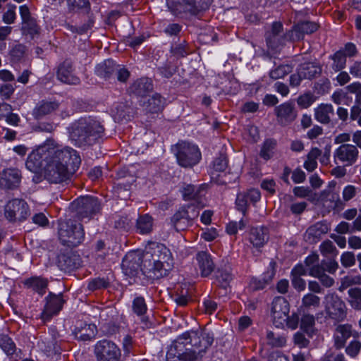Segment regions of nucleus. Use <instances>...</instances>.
I'll list each match as a JSON object with an SVG mask.
<instances>
[{
    "label": "nucleus",
    "instance_id": "f257e3e1",
    "mask_svg": "<svg viewBox=\"0 0 361 361\" xmlns=\"http://www.w3.org/2000/svg\"><path fill=\"white\" fill-rule=\"evenodd\" d=\"M80 163L81 159L76 150L47 139L28 155L25 166L35 173L43 171L45 180L58 184L71 180Z\"/></svg>",
    "mask_w": 361,
    "mask_h": 361
},
{
    "label": "nucleus",
    "instance_id": "f03ea898",
    "mask_svg": "<svg viewBox=\"0 0 361 361\" xmlns=\"http://www.w3.org/2000/svg\"><path fill=\"white\" fill-rule=\"evenodd\" d=\"M213 341V335L205 330L185 332L171 345L166 359L168 361L197 360L203 357Z\"/></svg>",
    "mask_w": 361,
    "mask_h": 361
},
{
    "label": "nucleus",
    "instance_id": "7ed1b4c3",
    "mask_svg": "<svg viewBox=\"0 0 361 361\" xmlns=\"http://www.w3.org/2000/svg\"><path fill=\"white\" fill-rule=\"evenodd\" d=\"M173 267L172 254L164 244L153 243L143 255L141 270L149 279L157 280L168 276Z\"/></svg>",
    "mask_w": 361,
    "mask_h": 361
},
{
    "label": "nucleus",
    "instance_id": "20e7f679",
    "mask_svg": "<svg viewBox=\"0 0 361 361\" xmlns=\"http://www.w3.org/2000/svg\"><path fill=\"white\" fill-rule=\"evenodd\" d=\"M69 133L75 145H92L104 135V128L99 121L92 117H83L72 123Z\"/></svg>",
    "mask_w": 361,
    "mask_h": 361
},
{
    "label": "nucleus",
    "instance_id": "39448f33",
    "mask_svg": "<svg viewBox=\"0 0 361 361\" xmlns=\"http://www.w3.org/2000/svg\"><path fill=\"white\" fill-rule=\"evenodd\" d=\"M59 235L64 245L76 247L82 242L85 233L80 224H76L69 219L59 224Z\"/></svg>",
    "mask_w": 361,
    "mask_h": 361
},
{
    "label": "nucleus",
    "instance_id": "423d86ee",
    "mask_svg": "<svg viewBox=\"0 0 361 361\" xmlns=\"http://www.w3.org/2000/svg\"><path fill=\"white\" fill-rule=\"evenodd\" d=\"M75 216L80 221H89L100 210V203L97 198L92 196L80 197L71 204Z\"/></svg>",
    "mask_w": 361,
    "mask_h": 361
},
{
    "label": "nucleus",
    "instance_id": "0eeeda50",
    "mask_svg": "<svg viewBox=\"0 0 361 361\" xmlns=\"http://www.w3.org/2000/svg\"><path fill=\"white\" fill-rule=\"evenodd\" d=\"M175 149L178 164L182 167H192L201 159V152L198 147L194 144L180 142L176 145Z\"/></svg>",
    "mask_w": 361,
    "mask_h": 361
},
{
    "label": "nucleus",
    "instance_id": "6e6552de",
    "mask_svg": "<svg viewBox=\"0 0 361 361\" xmlns=\"http://www.w3.org/2000/svg\"><path fill=\"white\" fill-rule=\"evenodd\" d=\"M324 306L326 316L338 322L347 316V307L341 297L336 293H328L324 298Z\"/></svg>",
    "mask_w": 361,
    "mask_h": 361
},
{
    "label": "nucleus",
    "instance_id": "1a4fd4ad",
    "mask_svg": "<svg viewBox=\"0 0 361 361\" xmlns=\"http://www.w3.org/2000/svg\"><path fill=\"white\" fill-rule=\"evenodd\" d=\"M93 351L96 361H120L121 357L118 345L109 339L97 341Z\"/></svg>",
    "mask_w": 361,
    "mask_h": 361
},
{
    "label": "nucleus",
    "instance_id": "9d476101",
    "mask_svg": "<svg viewBox=\"0 0 361 361\" xmlns=\"http://www.w3.org/2000/svg\"><path fill=\"white\" fill-rule=\"evenodd\" d=\"M289 312L288 302L283 297H276L271 307V316L274 325L277 328L283 329Z\"/></svg>",
    "mask_w": 361,
    "mask_h": 361
},
{
    "label": "nucleus",
    "instance_id": "9b49d317",
    "mask_svg": "<svg viewBox=\"0 0 361 361\" xmlns=\"http://www.w3.org/2000/svg\"><path fill=\"white\" fill-rule=\"evenodd\" d=\"M4 214L9 221H23L30 214L29 207L23 200L13 199L5 206Z\"/></svg>",
    "mask_w": 361,
    "mask_h": 361
},
{
    "label": "nucleus",
    "instance_id": "f8f14e48",
    "mask_svg": "<svg viewBox=\"0 0 361 361\" xmlns=\"http://www.w3.org/2000/svg\"><path fill=\"white\" fill-rule=\"evenodd\" d=\"M359 154L358 149L354 145H341L334 152V162L347 166H353L358 160Z\"/></svg>",
    "mask_w": 361,
    "mask_h": 361
},
{
    "label": "nucleus",
    "instance_id": "ddd939ff",
    "mask_svg": "<svg viewBox=\"0 0 361 361\" xmlns=\"http://www.w3.org/2000/svg\"><path fill=\"white\" fill-rule=\"evenodd\" d=\"M19 11L22 20L21 31L23 35H28L31 39L37 37L40 34L41 28L36 19L31 16L27 6H20Z\"/></svg>",
    "mask_w": 361,
    "mask_h": 361
},
{
    "label": "nucleus",
    "instance_id": "4468645a",
    "mask_svg": "<svg viewBox=\"0 0 361 361\" xmlns=\"http://www.w3.org/2000/svg\"><path fill=\"white\" fill-rule=\"evenodd\" d=\"M265 37L268 47L272 51H277L285 44L287 35L283 31V25L279 22H274Z\"/></svg>",
    "mask_w": 361,
    "mask_h": 361
},
{
    "label": "nucleus",
    "instance_id": "2eb2a0df",
    "mask_svg": "<svg viewBox=\"0 0 361 361\" xmlns=\"http://www.w3.org/2000/svg\"><path fill=\"white\" fill-rule=\"evenodd\" d=\"M274 112L278 123L283 126L293 122L298 115L294 104L290 102H286L277 106L274 109Z\"/></svg>",
    "mask_w": 361,
    "mask_h": 361
},
{
    "label": "nucleus",
    "instance_id": "dca6fc26",
    "mask_svg": "<svg viewBox=\"0 0 361 361\" xmlns=\"http://www.w3.org/2000/svg\"><path fill=\"white\" fill-rule=\"evenodd\" d=\"M46 305L42 312V319L49 320L52 316L57 314L65 302L61 294H54L50 293L46 298Z\"/></svg>",
    "mask_w": 361,
    "mask_h": 361
},
{
    "label": "nucleus",
    "instance_id": "f3484780",
    "mask_svg": "<svg viewBox=\"0 0 361 361\" xmlns=\"http://www.w3.org/2000/svg\"><path fill=\"white\" fill-rule=\"evenodd\" d=\"M358 336L357 332L353 334V326L350 324H338L336 326L334 333V345L336 349L345 347L347 341L351 337Z\"/></svg>",
    "mask_w": 361,
    "mask_h": 361
},
{
    "label": "nucleus",
    "instance_id": "a211bd4d",
    "mask_svg": "<svg viewBox=\"0 0 361 361\" xmlns=\"http://www.w3.org/2000/svg\"><path fill=\"white\" fill-rule=\"evenodd\" d=\"M329 231V225L325 221H319L310 226L304 234V239L309 243H317Z\"/></svg>",
    "mask_w": 361,
    "mask_h": 361
},
{
    "label": "nucleus",
    "instance_id": "6ab92c4d",
    "mask_svg": "<svg viewBox=\"0 0 361 361\" xmlns=\"http://www.w3.org/2000/svg\"><path fill=\"white\" fill-rule=\"evenodd\" d=\"M97 327L92 324L84 322H78L73 330L75 338L81 341H87L93 338L96 335Z\"/></svg>",
    "mask_w": 361,
    "mask_h": 361
},
{
    "label": "nucleus",
    "instance_id": "aec40b11",
    "mask_svg": "<svg viewBox=\"0 0 361 361\" xmlns=\"http://www.w3.org/2000/svg\"><path fill=\"white\" fill-rule=\"evenodd\" d=\"M247 239L254 247L260 248L269 240V230L267 227H253L250 229Z\"/></svg>",
    "mask_w": 361,
    "mask_h": 361
},
{
    "label": "nucleus",
    "instance_id": "412c9836",
    "mask_svg": "<svg viewBox=\"0 0 361 361\" xmlns=\"http://www.w3.org/2000/svg\"><path fill=\"white\" fill-rule=\"evenodd\" d=\"M73 64L71 61H64L58 68L57 78L64 83L78 85L80 79L73 73Z\"/></svg>",
    "mask_w": 361,
    "mask_h": 361
},
{
    "label": "nucleus",
    "instance_id": "4be33fe9",
    "mask_svg": "<svg viewBox=\"0 0 361 361\" xmlns=\"http://www.w3.org/2000/svg\"><path fill=\"white\" fill-rule=\"evenodd\" d=\"M199 269L202 276H208L214 271V264L210 255L204 251L199 252L196 256Z\"/></svg>",
    "mask_w": 361,
    "mask_h": 361
},
{
    "label": "nucleus",
    "instance_id": "5701e85b",
    "mask_svg": "<svg viewBox=\"0 0 361 361\" xmlns=\"http://www.w3.org/2000/svg\"><path fill=\"white\" fill-rule=\"evenodd\" d=\"M318 25L314 22L303 21L298 23L293 30L288 33L290 39H293V35L295 34V37L300 39L304 34H312L318 29Z\"/></svg>",
    "mask_w": 361,
    "mask_h": 361
},
{
    "label": "nucleus",
    "instance_id": "b1692460",
    "mask_svg": "<svg viewBox=\"0 0 361 361\" xmlns=\"http://www.w3.org/2000/svg\"><path fill=\"white\" fill-rule=\"evenodd\" d=\"M133 312L139 317H141V322L143 324L142 328H149L150 323L148 319L144 315L147 311V306L145 298L142 296H136L132 302Z\"/></svg>",
    "mask_w": 361,
    "mask_h": 361
},
{
    "label": "nucleus",
    "instance_id": "393cba45",
    "mask_svg": "<svg viewBox=\"0 0 361 361\" xmlns=\"http://www.w3.org/2000/svg\"><path fill=\"white\" fill-rule=\"evenodd\" d=\"M152 90L151 80L142 78L135 81L130 87L132 94L140 97H144Z\"/></svg>",
    "mask_w": 361,
    "mask_h": 361
},
{
    "label": "nucleus",
    "instance_id": "a878e982",
    "mask_svg": "<svg viewBox=\"0 0 361 361\" xmlns=\"http://www.w3.org/2000/svg\"><path fill=\"white\" fill-rule=\"evenodd\" d=\"M58 265L64 271H71L80 266L79 257L75 255H61L59 256Z\"/></svg>",
    "mask_w": 361,
    "mask_h": 361
},
{
    "label": "nucleus",
    "instance_id": "bb28decb",
    "mask_svg": "<svg viewBox=\"0 0 361 361\" xmlns=\"http://www.w3.org/2000/svg\"><path fill=\"white\" fill-rule=\"evenodd\" d=\"M334 114L331 104H322L314 109L315 119L323 124H328L331 121V116Z\"/></svg>",
    "mask_w": 361,
    "mask_h": 361
},
{
    "label": "nucleus",
    "instance_id": "cd10ccee",
    "mask_svg": "<svg viewBox=\"0 0 361 361\" xmlns=\"http://www.w3.org/2000/svg\"><path fill=\"white\" fill-rule=\"evenodd\" d=\"M205 186L200 185L195 186L193 185H186L182 189L183 197L185 200L200 201V198L204 195Z\"/></svg>",
    "mask_w": 361,
    "mask_h": 361
},
{
    "label": "nucleus",
    "instance_id": "c85d7f7f",
    "mask_svg": "<svg viewBox=\"0 0 361 361\" xmlns=\"http://www.w3.org/2000/svg\"><path fill=\"white\" fill-rule=\"evenodd\" d=\"M116 70V63L111 59L106 60L95 67L96 74L106 80L111 78Z\"/></svg>",
    "mask_w": 361,
    "mask_h": 361
},
{
    "label": "nucleus",
    "instance_id": "c756f323",
    "mask_svg": "<svg viewBox=\"0 0 361 361\" xmlns=\"http://www.w3.org/2000/svg\"><path fill=\"white\" fill-rule=\"evenodd\" d=\"M21 173L17 169H6L4 170L1 180L5 182L8 188L17 187L21 180Z\"/></svg>",
    "mask_w": 361,
    "mask_h": 361
},
{
    "label": "nucleus",
    "instance_id": "7c9ffc66",
    "mask_svg": "<svg viewBox=\"0 0 361 361\" xmlns=\"http://www.w3.org/2000/svg\"><path fill=\"white\" fill-rule=\"evenodd\" d=\"M175 11L178 13H188L190 15H197L201 11L202 8L198 6L195 0H182L175 5Z\"/></svg>",
    "mask_w": 361,
    "mask_h": 361
},
{
    "label": "nucleus",
    "instance_id": "2f4dec72",
    "mask_svg": "<svg viewBox=\"0 0 361 361\" xmlns=\"http://www.w3.org/2000/svg\"><path fill=\"white\" fill-rule=\"evenodd\" d=\"M170 224L177 231H183L191 226L181 207L171 216Z\"/></svg>",
    "mask_w": 361,
    "mask_h": 361
},
{
    "label": "nucleus",
    "instance_id": "473e14b6",
    "mask_svg": "<svg viewBox=\"0 0 361 361\" xmlns=\"http://www.w3.org/2000/svg\"><path fill=\"white\" fill-rule=\"evenodd\" d=\"M142 105L145 109L151 113H158L161 111L165 103V99L159 94H154L147 101H143Z\"/></svg>",
    "mask_w": 361,
    "mask_h": 361
},
{
    "label": "nucleus",
    "instance_id": "72a5a7b5",
    "mask_svg": "<svg viewBox=\"0 0 361 361\" xmlns=\"http://www.w3.org/2000/svg\"><path fill=\"white\" fill-rule=\"evenodd\" d=\"M121 266L126 274L133 275L140 267V258L135 253H128L123 258Z\"/></svg>",
    "mask_w": 361,
    "mask_h": 361
},
{
    "label": "nucleus",
    "instance_id": "f704fd0d",
    "mask_svg": "<svg viewBox=\"0 0 361 361\" xmlns=\"http://www.w3.org/2000/svg\"><path fill=\"white\" fill-rule=\"evenodd\" d=\"M59 103L56 102H42L34 109L33 114L35 118H39L51 114L59 108Z\"/></svg>",
    "mask_w": 361,
    "mask_h": 361
},
{
    "label": "nucleus",
    "instance_id": "c9c22d12",
    "mask_svg": "<svg viewBox=\"0 0 361 361\" xmlns=\"http://www.w3.org/2000/svg\"><path fill=\"white\" fill-rule=\"evenodd\" d=\"M25 286L28 288L37 292L40 295L45 293L48 281L47 279L40 277H32L25 281Z\"/></svg>",
    "mask_w": 361,
    "mask_h": 361
},
{
    "label": "nucleus",
    "instance_id": "e433bc0d",
    "mask_svg": "<svg viewBox=\"0 0 361 361\" xmlns=\"http://www.w3.org/2000/svg\"><path fill=\"white\" fill-rule=\"evenodd\" d=\"M298 69L302 73L303 78L308 80L317 77L322 72L321 67L314 63H305L300 66Z\"/></svg>",
    "mask_w": 361,
    "mask_h": 361
},
{
    "label": "nucleus",
    "instance_id": "4c0bfd02",
    "mask_svg": "<svg viewBox=\"0 0 361 361\" xmlns=\"http://www.w3.org/2000/svg\"><path fill=\"white\" fill-rule=\"evenodd\" d=\"M153 226V219L148 215L145 214L140 216L136 222V228L138 233L141 234H147L152 231Z\"/></svg>",
    "mask_w": 361,
    "mask_h": 361
},
{
    "label": "nucleus",
    "instance_id": "58836bf2",
    "mask_svg": "<svg viewBox=\"0 0 361 361\" xmlns=\"http://www.w3.org/2000/svg\"><path fill=\"white\" fill-rule=\"evenodd\" d=\"M266 341L267 345L271 348H282L286 344V338L272 331H267L266 333Z\"/></svg>",
    "mask_w": 361,
    "mask_h": 361
},
{
    "label": "nucleus",
    "instance_id": "ea45409f",
    "mask_svg": "<svg viewBox=\"0 0 361 361\" xmlns=\"http://www.w3.org/2000/svg\"><path fill=\"white\" fill-rule=\"evenodd\" d=\"M321 299L313 293H307L302 298L301 308L306 310H315L320 306Z\"/></svg>",
    "mask_w": 361,
    "mask_h": 361
},
{
    "label": "nucleus",
    "instance_id": "a19ab883",
    "mask_svg": "<svg viewBox=\"0 0 361 361\" xmlns=\"http://www.w3.org/2000/svg\"><path fill=\"white\" fill-rule=\"evenodd\" d=\"M50 334L51 335V341H49L45 350L49 353H60L61 336L55 329H51Z\"/></svg>",
    "mask_w": 361,
    "mask_h": 361
},
{
    "label": "nucleus",
    "instance_id": "79ce46f5",
    "mask_svg": "<svg viewBox=\"0 0 361 361\" xmlns=\"http://www.w3.org/2000/svg\"><path fill=\"white\" fill-rule=\"evenodd\" d=\"M315 318L312 314H303L300 319V329L309 336H312L314 331Z\"/></svg>",
    "mask_w": 361,
    "mask_h": 361
},
{
    "label": "nucleus",
    "instance_id": "37998d69",
    "mask_svg": "<svg viewBox=\"0 0 361 361\" xmlns=\"http://www.w3.org/2000/svg\"><path fill=\"white\" fill-rule=\"evenodd\" d=\"M310 276L317 278L321 283L326 288L331 287L334 283V279L326 274V273L323 271V269L319 267L312 269Z\"/></svg>",
    "mask_w": 361,
    "mask_h": 361
},
{
    "label": "nucleus",
    "instance_id": "c03bdc74",
    "mask_svg": "<svg viewBox=\"0 0 361 361\" xmlns=\"http://www.w3.org/2000/svg\"><path fill=\"white\" fill-rule=\"evenodd\" d=\"M348 294L349 296L348 302L350 306L355 310L361 311V288H350Z\"/></svg>",
    "mask_w": 361,
    "mask_h": 361
},
{
    "label": "nucleus",
    "instance_id": "a18cd8bd",
    "mask_svg": "<svg viewBox=\"0 0 361 361\" xmlns=\"http://www.w3.org/2000/svg\"><path fill=\"white\" fill-rule=\"evenodd\" d=\"M292 66L289 64H281L270 71L269 77L273 80H278L283 78L286 75L292 72Z\"/></svg>",
    "mask_w": 361,
    "mask_h": 361
},
{
    "label": "nucleus",
    "instance_id": "49530a36",
    "mask_svg": "<svg viewBox=\"0 0 361 361\" xmlns=\"http://www.w3.org/2000/svg\"><path fill=\"white\" fill-rule=\"evenodd\" d=\"M330 58L333 60L331 68L335 72L340 71L345 67L346 57L343 51H336Z\"/></svg>",
    "mask_w": 361,
    "mask_h": 361
},
{
    "label": "nucleus",
    "instance_id": "de8ad7c7",
    "mask_svg": "<svg viewBox=\"0 0 361 361\" xmlns=\"http://www.w3.org/2000/svg\"><path fill=\"white\" fill-rule=\"evenodd\" d=\"M0 348L8 355H13L16 347L13 340L5 334H0Z\"/></svg>",
    "mask_w": 361,
    "mask_h": 361
},
{
    "label": "nucleus",
    "instance_id": "09e8293b",
    "mask_svg": "<svg viewBox=\"0 0 361 361\" xmlns=\"http://www.w3.org/2000/svg\"><path fill=\"white\" fill-rule=\"evenodd\" d=\"M276 145V140L272 139L266 140L262 147L260 156L266 160L269 159L273 154V150Z\"/></svg>",
    "mask_w": 361,
    "mask_h": 361
},
{
    "label": "nucleus",
    "instance_id": "8fccbe9b",
    "mask_svg": "<svg viewBox=\"0 0 361 361\" xmlns=\"http://www.w3.org/2000/svg\"><path fill=\"white\" fill-rule=\"evenodd\" d=\"M109 281L105 278H95L89 281L87 288L91 291L101 290L108 288Z\"/></svg>",
    "mask_w": 361,
    "mask_h": 361
},
{
    "label": "nucleus",
    "instance_id": "3c124183",
    "mask_svg": "<svg viewBox=\"0 0 361 361\" xmlns=\"http://www.w3.org/2000/svg\"><path fill=\"white\" fill-rule=\"evenodd\" d=\"M216 277L220 286L224 288L227 287L228 283L232 280L231 274L226 269H219Z\"/></svg>",
    "mask_w": 361,
    "mask_h": 361
},
{
    "label": "nucleus",
    "instance_id": "603ef678",
    "mask_svg": "<svg viewBox=\"0 0 361 361\" xmlns=\"http://www.w3.org/2000/svg\"><path fill=\"white\" fill-rule=\"evenodd\" d=\"M181 209L183 210L185 216L188 218L192 225L193 220L197 219L199 216L200 209L192 204L183 206L181 207Z\"/></svg>",
    "mask_w": 361,
    "mask_h": 361
},
{
    "label": "nucleus",
    "instance_id": "864d4df0",
    "mask_svg": "<svg viewBox=\"0 0 361 361\" xmlns=\"http://www.w3.org/2000/svg\"><path fill=\"white\" fill-rule=\"evenodd\" d=\"M26 51V47L21 44H18L15 45L10 51V56L13 61H19L22 58H23Z\"/></svg>",
    "mask_w": 361,
    "mask_h": 361
},
{
    "label": "nucleus",
    "instance_id": "5fc2aeb1",
    "mask_svg": "<svg viewBox=\"0 0 361 361\" xmlns=\"http://www.w3.org/2000/svg\"><path fill=\"white\" fill-rule=\"evenodd\" d=\"M132 224L131 219L127 215L116 216L114 219V227L118 229L127 230Z\"/></svg>",
    "mask_w": 361,
    "mask_h": 361
},
{
    "label": "nucleus",
    "instance_id": "6e6d98bb",
    "mask_svg": "<svg viewBox=\"0 0 361 361\" xmlns=\"http://www.w3.org/2000/svg\"><path fill=\"white\" fill-rule=\"evenodd\" d=\"M134 346L135 341L133 337L129 335L124 336L122 341V349L125 356H129L133 353Z\"/></svg>",
    "mask_w": 361,
    "mask_h": 361
},
{
    "label": "nucleus",
    "instance_id": "4d7b16f0",
    "mask_svg": "<svg viewBox=\"0 0 361 361\" xmlns=\"http://www.w3.org/2000/svg\"><path fill=\"white\" fill-rule=\"evenodd\" d=\"M305 264L308 270V274L310 276L312 269L319 267V255L317 253H312L308 255L305 259Z\"/></svg>",
    "mask_w": 361,
    "mask_h": 361
},
{
    "label": "nucleus",
    "instance_id": "13d9d810",
    "mask_svg": "<svg viewBox=\"0 0 361 361\" xmlns=\"http://www.w3.org/2000/svg\"><path fill=\"white\" fill-rule=\"evenodd\" d=\"M356 258L352 252H344L341 255V263L345 268L353 267L355 264Z\"/></svg>",
    "mask_w": 361,
    "mask_h": 361
},
{
    "label": "nucleus",
    "instance_id": "bf43d9fd",
    "mask_svg": "<svg viewBox=\"0 0 361 361\" xmlns=\"http://www.w3.org/2000/svg\"><path fill=\"white\" fill-rule=\"evenodd\" d=\"M247 223L241 219L238 222L231 221L226 226V231L229 235H235L238 230H242L246 226Z\"/></svg>",
    "mask_w": 361,
    "mask_h": 361
},
{
    "label": "nucleus",
    "instance_id": "052dcab7",
    "mask_svg": "<svg viewBox=\"0 0 361 361\" xmlns=\"http://www.w3.org/2000/svg\"><path fill=\"white\" fill-rule=\"evenodd\" d=\"M228 166L227 158L225 155L221 154L213 161V169L216 172H221L226 170Z\"/></svg>",
    "mask_w": 361,
    "mask_h": 361
},
{
    "label": "nucleus",
    "instance_id": "680f3d73",
    "mask_svg": "<svg viewBox=\"0 0 361 361\" xmlns=\"http://www.w3.org/2000/svg\"><path fill=\"white\" fill-rule=\"evenodd\" d=\"M357 188L353 185H348L344 187L342 197L344 202H348L354 198L357 192Z\"/></svg>",
    "mask_w": 361,
    "mask_h": 361
},
{
    "label": "nucleus",
    "instance_id": "e2e57ef3",
    "mask_svg": "<svg viewBox=\"0 0 361 361\" xmlns=\"http://www.w3.org/2000/svg\"><path fill=\"white\" fill-rule=\"evenodd\" d=\"M16 5L9 6L8 10L3 14L2 20L6 24H12L16 19Z\"/></svg>",
    "mask_w": 361,
    "mask_h": 361
},
{
    "label": "nucleus",
    "instance_id": "0e129e2a",
    "mask_svg": "<svg viewBox=\"0 0 361 361\" xmlns=\"http://www.w3.org/2000/svg\"><path fill=\"white\" fill-rule=\"evenodd\" d=\"M361 284V276H345L341 279V288H346L352 285Z\"/></svg>",
    "mask_w": 361,
    "mask_h": 361
},
{
    "label": "nucleus",
    "instance_id": "69168bd1",
    "mask_svg": "<svg viewBox=\"0 0 361 361\" xmlns=\"http://www.w3.org/2000/svg\"><path fill=\"white\" fill-rule=\"evenodd\" d=\"M319 268L323 269L324 272H329V274H334L338 268L337 262L333 259L323 260L319 265Z\"/></svg>",
    "mask_w": 361,
    "mask_h": 361
},
{
    "label": "nucleus",
    "instance_id": "338daca9",
    "mask_svg": "<svg viewBox=\"0 0 361 361\" xmlns=\"http://www.w3.org/2000/svg\"><path fill=\"white\" fill-rule=\"evenodd\" d=\"M314 102V95L311 93H306L298 98V104L302 109L308 108Z\"/></svg>",
    "mask_w": 361,
    "mask_h": 361
},
{
    "label": "nucleus",
    "instance_id": "774afa93",
    "mask_svg": "<svg viewBox=\"0 0 361 361\" xmlns=\"http://www.w3.org/2000/svg\"><path fill=\"white\" fill-rule=\"evenodd\" d=\"M361 349V342L359 341H352L345 348V353L352 357H356Z\"/></svg>",
    "mask_w": 361,
    "mask_h": 361
}]
</instances>
